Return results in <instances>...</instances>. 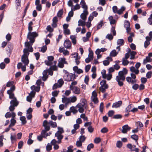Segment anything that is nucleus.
Here are the masks:
<instances>
[{"label": "nucleus", "instance_id": "nucleus-36", "mask_svg": "<svg viewBox=\"0 0 152 152\" xmlns=\"http://www.w3.org/2000/svg\"><path fill=\"white\" fill-rule=\"evenodd\" d=\"M117 45L121 46L123 45L124 43V40L123 39H120L118 40L117 41Z\"/></svg>", "mask_w": 152, "mask_h": 152}, {"label": "nucleus", "instance_id": "nucleus-57", "mask_svg": "<svg viewBox=\"0 0 152 152\" xmlns=\"http://www.w3.org/2000/svg\"><path fill=\"white\" fill-rule=\"evenodd\" d=\"M47 30L50 32H52L53 31V29L51 27L50 25L48 26L46 28Z\"/></svg>", "mask_w": 152, "mask_h": 152}, {"label": "nucleus", "instance_id": "nucleus-11", "mask_svg": "<svg viewBox=\"0 0 152 152\" xmlns=\"http://www.w3.org/2000/svg\"><path fill=\"white\" fill-rule=\"evenodd\" d=\"M35 94V91H32L29 94V95L26 97V100L27 101L31 102V101L32 98H34Z\"/></svg>", "mask_w": 152, "mask_h": 152}, {"label": "nucleus", "instance_id": "nucleus-22", "mask_svg": "<svg viewBox=\"0 0 152 152\" xmlns=\"http://www.w3.org/2000/svg\"><path fill=\"white\" fill-rule=\"evenodd\" d=\"M139 67H130V70L136 74H138L139 72V70H138Z\"/></svg>", "mask_w": 152, "mask_h": 152}, {"label": "nucleus", "instance_id": "nucleus-40", "mask_svg": "<svg viewBox=\"0 0 152 152\" xmlns=\"http://www.w3.org/2000/svg\"><path fill=\"white\" fill-rule=\"evenodd\" d=\"M125 10V8L124 7H122L120 9L118 10L117 13L119 15H121L123 13V12Z\"/></svg>", "mask_w": 152, "mask_h": 152}, {"label": "nucleus", "instance_id": "nucleus-29", "mask_svg": "<svg viewBox=\"0 0 152 152\" xmlns=\"http://www.w3.org/2000/svg\"><path fill=\"white\" fill-rule=\"evenodd\" d=\"M76 107L77 109H78V111L80 113H83L84 111V108L85 107L81 106H78L77 105Z\"/></svg>", "mask_w": 152, "mask_h": 152}, {"label": "nucleus", "instance_id": "nucleus-7", "mask_svg": "<svg viewBox=\"0 0 152 152\" xmlns=\"http://www.w3.org/2000/svg\"><path fill=\"white\" fill-rule=\"evenodd\" d=\"M33 50L32 47H31L29 49L28 48H24L23 50V54L22 56V57H28L29 54L28 52H32Z\"/></svg>", "mask_w": 152, "mask_h": 152}, {"label": "nucleus", "instance_id": "nucleus-26", "mask_svg": "<svg viewBox=\"0 0 152 152\" xmlns=\"http://www.w3.org/2000/svg\"><path fill=\"white\" fill-rule=\"evenodd\" d=\"M80 4L81 5L82 7L84 9V10H88V6L86 4V2L84 1H81L80 2Z\"/></svg>", "mask_w": 152, "mask_h": 152}, {"label": "nucleus", "instance_id": "nucleus-52", "mask_svg": "<svg viewBox=\"0 0 152 152\" xmlns=\"http://www.w3.org/2000/svg\"><path fill=\"white\" fill-rule=\"evenodd\" d=\"M94 147V145L93 143H90L88 145L87 148V150L88 151H90L91 148H93Z\"/></svg>", "mask_w": 152, "mask_h": 152}, {"label": "nucleus", "instance_id": "nucleus-48", "mask_svg": "<svg viewBox=\"0 0 152 152\" xmlns=\"http://www.w3.org/2000/svg\"><path fill=\"white\" fill-rule=\"evenodd\" d=\"M86 138V137L84 135H81L79 137V140L83 142L85 140Z\"/></svg>", "mask_w": 152, "mask_h": 152}, {"label": "nucleus", "instance_id": "nucleus-28", "mask_svg": "<svg viewBox=\"0 0 152 152\" xmlns=\"http://www.w3.org/2000/svg\"><path fill=\"white\" fill-rule=\"evenodd\" d=\"M31 89L32 91H35L39 92L40 90V87L37 86H36L34 85H33L31 87Z\"/></svg>", "mask_w": 152, "mask_h": 152}, {"label": "nucleus", "instance_id": "nucleus-1", "mask_svg": "<svg viewBox=\"0 0 152 152\" xmlns=\"http://www.w3.org/2000/svg\"><path fill=\"white\" fill-rule=\"evenodd\" d=\"M127 73L128 70L125 68H123L122 70L118 72V75L116 76L115 80L120 86H121L123 85V82L125 80V75Z\"/></svg>", "mask_w": 152, "mask_h": 152}, {"label": "nucleus", "instance_id": "nucleus-47", "mask_svg": "<svg viewBox=\"0 0 152 152\" xmlns=\"http://www.w3.org/2000/svg\"><path fill=\"white\" fill-rule=\"evenodd\" d=\"M4 136L2 134H0V147H2L3 145V142Z\"/></svg>", "mask_w": 152, "mask_h": 152}, {"label": "nucleus", "instance_id": "nucleus-30", "mask_svg": "<svg viewBox=\"0 0 152 152\" xmlns=\"http://www.w3.org/2000/svg\"><path fill=\"white\" fill-rule=\"evenodd\" d=\"M152 60V59L151 57L146 56L145 58L143 60V64H145L148 62H151Z\"/></svg>", "mask_w": 152, "mask_h": 152}, {"label": "nucleus", "instance_id": "nucleus-10", "mask_svg": "<svg viewBox=\"0 0 152 152\" xmlns=\"http://www.w3.org/2000/svg\"><path fill=\"white\" fill-rule=\"evenodd\" d=\"M65 64H67L66 61V59L64 58H60L58 60V66H64Z\"/></svg>", "mask_w": 152, "mask_h": 152}, {"label": "nucleus", "instance_id": "nucleus-4", "mask_svg": "<svg viewBox=\"0 0 152 152\" xmlns=\"http://www.w3.org/2000/svg\"><path fill=\"white\" fill-rule=\"evenodd\" d=\"M76 76L75 74L69 73L67 75H64V79L65 81H70L74 80L75 79Z\"/></svg>", "mask_w": 152, "mask_h": 152}, {"label": "nucleus", "instance_id": "nucleus-2", "mask_svg": "<svg viewBox=\"0 0 152 152\" xmlns=\"http://www.w3.org/2000/svg\"><path fill=\"white\" fill-rule=\"evenodd\" d=\"M38 36V33L36 31L28 32L27 38L29 40L30 42L33 44L35 41V38Z\"/></svg>", "mask_w": 152, "mask_h": 152}, {"label": "nucleus", "instance_id": "nucleus-46", "mask_svg": "<svg viewBox=\"0 0 152 152\" xmlns=\"http://www.w3.org/2000/svg\"><path fill=\"white\" fill-rule=\"evenodd\" d=\"M132 104H130L128 105L126 109V112L129 113L130 112H131V110H132Z\"/></svg>", "mask_w": 152, "mask_h": 152}, {"label": "nucleus", "instance_id": "nucleus-23", "mask_svg": "<svg viewBox=\"0 0 152 152\" xmlns=\"http://www.w3.org/2000/svg\"><path fill=\"white\" fill-rule=\"evenodd\" d=\"M122 104V102L121 101H118L113 103L112 105V107L114 108H117L120 107Z\"/></svg>", "mask_w": 152, "mask_h": 152}, {"label": "nucleus", "instance_id": "nucleus-53", "mask_svg": "<svg viewBox=\"0 0 152 152\" xmlns=\"http://www.w3.org/2000/svg\"><path fill=\"white\" fill-rule=\"evenodd\" d=\"M58 85H59V86L61 87L64 83V81L62 79H60L58 81Z\"/></svg>", "mask_w": 152, "mask_h": 152}, {"label": "nucleus", "instance_id": "nucleus-63", "mask_svg": "<svg viewBox=\"0 0 152 152\" xmlns=\"http://www.w3.org/2000/svg\"><path fill=\"white\" fill-rule=\"evenodd\" d=\"M88 132L90 133H92L94 131V128L92 126H89L88 128Z\"/></svg>", "mask_w": 152, "mask_h": 152}, {"label": "nucleus", "instance_id": "nucleus-9", "mask_svg": "<svg viewBox=\"0 0 152 152\" xmlns=\"http://www.w3.org/2000/svg\"><path fill=\"white\" fill-rule=\"evenodd\" d=\"M42 126L44 127L46 131H49L50 129V121L48 122L46 120H44Z\"/></svg>", "mask_w": 152, "mask_h": 152}, {"label": "nucleus", "instance_id": "nucleus-12", "mask_svg": "<svg viewBox=\"0 0 152 152\" xmlns=\"http://www.w3.org/2000/svg\"><path fill=\"white\" fill-rule=\"evenodd\" d=\"M70 88L71 90H72L74 93L79 94L80 93V89L77 86H70Z\"/></svg>", "mask_w": 152, "mask_h": 152}, {"label": "nucleus", "instance_id": "nucleus-38", "mask_svg": "<svg viewBox=\"0 0 152 152\" xmlns=\"http://www.w3.org/2000/svg\"><path fill=\"white\" fill-rule=\"evenodd\" d=\"M131 138L134 140L138 144L137 140L138 139V135L136 134H133L131 136Z\"/></svg>", "mask_w": 152, "mask_h": 152}, {"label": "nucleus", "instance_id": "nucleus-58", "mask_svg": "<svg viewBox=\"0 0 152 152\" xmlns=\"http://www.w3.org/2000/svg\"><path fill=\"white\" fill-rule=\"evenodd\" d=\"M124 26L125 28L130 27V24L128 21L125 20L124 22Z\"/></svg>", "mask_w": 152, "mask_h": 152}, {"label": "nucleus", "instance_id": "nucleus-17", "mask_svg": "<svg viewBox=\"0 0 152 152\" xmlns=\"http://www.w3.org/2000/svg\"><path fill=\"white\" fill-rule=\"evenodd\" d=\"M88 14V10H83V13L80 15V17L83 20L85 21L87 18V16Z\"/></svg>", "mask_w": 152, "mask_h": 152}, {"label": "nucleus", "instance_id": "nucleus-60", "mask_svg": "<svg viewBox=\"0 0 152 152\" xmlns=\"http://www.w3.org/2000/svg\"><path fill=\"white\" fill-rule=\"evenodd\" d=\"M122 116L120 114H117L115 115L113 117V118L115 119H119L122 118Z\"/></svg>", "mask_w": 152, "mask_h": 152}, {"label": "nucleus", "instance_id": "nucleus-59", "mask_svg": "<svg viewBox=\"0 0 152 152\" xmlns=\"http://www.w3.org/2000/svg\"><path fill=\"white\" fill-rule=\"evenodd\" d=\"M113 38V36L111 34H108L106 37V38L108 39L109 40H112Z\"/></svg>", "mask_w": 152, "mask_h": 152}, {"label": "nucleus", "instance_id": "nucleus-34", "mask_svg": "<svg viewBox=\"0 0 152 152\" xmlns=\"http://www.w3.org/2000/svg\"><path fill=\"white\" fill-rule=\"evenodd\" d=\"M63 13V9H61L58 12L57 15L60 19L62 18V15Z\"/></svg>", "mask_w": 152, "mask_h": 152}, {"label": "nucleus", "instance_id": "nucleus-39", "mask_svg": "<svg viewBox=\"0 0 152 152\" xmlns=\"http://www.w3.org/2000/svg\"><path fill=\"white\" fill-rule=\"evenodd\" d=\"M48 131H46L45 129L42 130L41 132V135L43 137L46 138L47 137V133L46 132Z\"/></svg>", "mask_w": 152, "mask_h": 152}, {"label": "nucleus", "instance_id": "nucleus-44", "mask_svg": "<svg viewBox=\"0 0 152 152\" xmlns=\"http://www.w3.org/2000/svg\"><path fill=\"white\" fill-rule=\"evenodd\" d=\"M70 110L71 112L73 113L74 114L77 113L78 112V110L75 109L74 107H71L70 108Z\"/></svg>", "mask_w": 152, "mask_h": 152}, {"label": "nucleus", "instance_id": "nucleus-13", "mask_svg": "<svg viewBox=\"0 0 152 152\" xmlns=\"http://www.w3.org/2000/svg\"><path fill=\"white\" fill-rule=\"evenodd\" d=\"M54 57L52 56H49L48 57V60L45 61V62L46 65L48 66L51 65V63L53 60Z\"/></svg>", "mask_w": 152, "mask_h": 152}, {"label": "nucleus", "instance_id": "nucleus-49", "mask_svg": "<svg viewBox=\"0 0 152 152\" xmlns=\"http://www.w3.org/2000/svg\"><path fill=\"white\" fill-rule=\"evenodd\" d=\"M131 57L130 58V59H134V56H135L137 53L136 52L134 51H132L130 53Z\"/></svg>", "mask_w": 152, "mask_h": 152}, {"label": "nucleus", "instance_id": "nucleus-14", "mask_svg": "<svg viewBox=\"0 0 152 152\" xmlns=\"http://www.w3.org/2000/svg\"><path fill=\"white\" fill-rule=\"evenodd\" d=\"M131 129V127L129 126L128 125H125L122 126V132L124 134L127 133L128 131H129Z\"/></svg>", "mask_w": 152, "mask_h": 152}, {"label": "nucleus", "instance_id": "nucleus-43", "mask_svg": "<svg viewBox=\"0 0 152 152\" xmlns=\"http://www.w3.org/2000/svg\"><path fill=\"white\" fill-rule=\"evenodd\" d=\"M50 126L53 128H55L57 126V124L55 122H53L52 121H50Z\"/></svg>", "mask_w": 152, "mask_h": 152}, {"label": "nucleus", "instance_id": "nucleus-19", "mask_svg": "<svg viewBox=\"0 0 152 152\" xmlns=\"http://www.w3.org/2000/svg\"><path fill=\"white\" fill-rule=\"evenodd\" d=\"M48 69L44 70L43 73V76L42 79L43 81H45L48 78Z\"/></svg>", "mask_w": 152, "mask_h": 152}, {"label": "nucleus", "instance_id": "nucleus-51", "mask_svg": "<svg viewBox=\"0 0 152 152\" xmlns=\"http://www.w3.org/2000/svg\"><path fill=\"white\" fill-rule=\"evenodd\" d=\"M11 124L9 125V127L13 126L16 123V121L14 118H12L11 120Z\"/></svg>", "mask_w": 152, "mask_h": 152}, {"label": "nucleus", "instance_id": "nucleus-64", "mask_svg": "<svg viewBox=\"0 0 152 152\" xmlns=\"http://www.w3.org/2000/svg\"><path fill=\"white\" fill-rule=\"evenodd\" d=\"M82 142L79 140L78 141H77L76 142V145L77 147H80L82 146Z\"/></svg>", "mask_w": 152, "mask_h": 152}, {"label": "nucleus", "instance_id": "nucleus-33", "mask_svg": "<svg viewBox=\"0 0 152 152\" xmlns=\"http://www.w3.org/2000/svg\"><path fill=\"white\" fill-rule=\"evenodd\" d=\"M69 98L70 103H74L77 100V98L76 96H73L70 97Z\"/></svg>", "mask_w": 152, "mask_h": 152}, {"label": "nucleus", "instance_id": "nucleus-56", "mask_svg": "<svg viewBox=\"0 0 152 152\" xmlns=\"http://www.w3.org/2000/svg\"><path fill=\"white\" fill-rule=\"evenodd\" d=\"M89 53L88 54V57L91 58V59H93V53L92 50L90 51V48L89 49Z\"/></svg>", "mask_w": 152, "mask_h": 152}, {"label": "nucleus", "instance_id": "nucleus-62", "mask_svg": "<svg viewBox=\"0 0 152 152\" xmlns=\"http://www.w3.org/2000/svg\"><path fill=\"white\" fill-rule=\"evenodd\" d=\"M103 24V20H101L100 22L98 24L97 26V29H99L101 28L102 25Z\"/></svg>", "mask_w": 152, "mask_h": 152}, {"label": "nucleus", "instance_id": "nucleus-21", "mask_svg": "<svg viewBox=\"0 0 152 152\" xmlns=\"http://www.w3.org/2000/svg\"><path fill=\"white\" fill-rule=\"evenodd\" d=\"M10 104L11 105L17 107L18 104L19 102L17 101L16 98H14L10 102Z\"/></svg>", "mask_w": 152, "mask_h": 152}, {"label": "nucleus", "instance_id": "nucleus-61", "mask_svg": "<svg viewBox=\"0 0 152 152\" xmlns=\"http://www.w3.org/2000/svg\"><path fill=\"white\" fill-rule=\"evenodd\" d=\"M58 91H55L52 93V95L53 97H56L59 93Z\"/></svg>", "mask_w": 152, "mask_h": 152}, {"label": "nucleus", "instance_id": "nucleus-50", "mask_svg": "<svg viewBox=\"0 0 152 152\" xmlns=\"http://www.w3.org/2000/svg\"><path fill=\"white\" fill-rule=\"evenodd\" d=\"M20 120L22 121V124H24L26 123V118L25 116H21L20 117Z\"/></svg>", "mask_w": 152, "mask_h": 152}, {"label": "nucleus", "instance_id": "nucleus-37", "mask_svg": "<svg viewBox=\"0 0 152 152\" xmlns=\"http://www.w3.org/2000/svg\"><path fill=\"white\" fill-rule=\"evenodd\" d=\"M85 21L83 20V21L82 20L80 19L79 20L78 22V26H84L86 25Z\"/></svg>", "mask_w": 152, "mask_h": 152}, {"label": "nucleus", "instance_id": "nucleus-24", "mask_svg": "<svg viewBox=\"0 0 152 152\" xmlns=\"http://www.w3.org/2000/svg\"><path fill=\"white\" fill-rule=\"evenodd\" d=\"M57 67H50L49 69H48L49 74L52 75L53 73V70H57Z\"/></svg>", "mask_w": 152, "mask_h": 152}, {"label": "nucleus", "instance_id": "nucleus-20", "mask_svg": "<svg viewBox=\"0 0 152 152\" xmlns=\"http://www.w3.org/2000/svg\"><path fill=\"white\" fill-rule=\"evenodd\" d=\"M62 102L65 104V105L67 106L70 103L69 98L66 97L62 98Z\"/></svg>", "mask_w": 152, "mask_h": 152}, {"label": "nucleus", "instance_id": "nucleus-6", "mask_svg": "<svg viewBox=\"0 0 152 152\" xmlns=\"http://www.w3.org/2000/svg\"><path fill=\"white\" fill-rule=\"evenodd\" d=\"M97 94L95 91H93L92 93V96L91 97V100L94 104H96L98 103L99 101L97 98Z\"/></svg>", "mask_w": 152, "mask_h": 152}, {"label": "nucleus", "instance_id": "nucleus-8", "mask_svg": "<svg viewBox=\"0 0 152 152\" xmlns=\"http://www.w3.org/2000/svg\"><path fill=\"white\" fill-rule=\"evenodd\" d=\"M126 146L127 148L129 149L131 151H134L135 152H139V149L136 148V146L134 145H132L131 144H128Z\"/></svg>", "mask_w": 152, "mask_h": 152}, {"label": "nucleus", "instance_id": "nucleus-45", "mask_svg": "<svg viewBox=\"0 0 152 152\" xmlns=\"http://www.w3.org/2000/svg\"><path fill=\"white\" fill-rule=\"evenodd\" d=\"M32 43H31L29 42H26L25 43V46L27 48L29 49L31 47H32L31 45H32Z\"/></svg>", "mask_w": 152, "mask_h": 152}, {"label": "nucleus", "instance_id": "nucleus-31", "mask_svg": "<svg viewBox=\"0 0 152 152\" xmlns=\"http://www.w3.org/2000/svg\"><path fill=\"white\" fill-rule=\"evenodd\" d=\"M10 139L12 143H14V142H15L17 140L15 134H14L13 135H12L11 134Z\"/></svg>", "mask_w": 152, "mask_h": 152}, {"label": "nucleus", "instance_id": "nucleus-27", "mask_svg": "<svg viewBox=\"0 0 152 152\" xmlns=\"http://www.w3.org/2000/svg\"><path fill=\"white\" fill-rule=\"evenodd\" d=\"M76 35H71L70 36V38L72 40V42L74 45L76 44Z\"/></svg>", "mask_w": 152, "mask_h": 152}, {"label": "nucleus", "instance_id": "nucleus-55", "mask_svg": "<svg viewBox=\"0 0 152 152\" xmlns=\"http://www.w3.org/2000/svg\"><path fill=\"white\" fill-rule=\"evenodd\" d=\"M30 5V3L28 2L27 4V6L25 8L24 10V13H23V17H24L26 15V12L28 10V8L29 7Z\"/></svg>", "mask_w": 152, "mask_h": 152}, {"label": "nucleus", "instance_id": "nucleus-25", "mask_svg": "<svg viewBox=\"0 0 152 152\" xmlns=\"http://www.w3.org/2000/svg\"><path fill=\"white\" fill-rule=\"evenodd\" d=\"M73 69L75 73L79 74L83 72L82 69H78V67H73Z\"/></svg>", "mask_w": 152, "mask_h": 152}, {"label": "nucleus", "instance_id": "nucleus-3", "mask_svg": "<svg viewBox=\"0 0 152 152\" xmlns=\"http://www.w3.org/2000/svg\"><path fill=\"white\" fill-rule=\"evenodd\" d=\"M58 131L55 134V137H57L58 140V143H60L61 141V140L63 138V136L62 135V133L64 132V130L63 128L58 127Z\"/></svg>", "mask_w": 152, "mask_h": 152}, {"label": "nucleus", "instance_id": "nucleus-42", "mask_svg": "<svg viewBox=\"0 0 152 152\" xmlns=\"http://www.w3.org/2000/svg\"><path fill=\"white\" fill-rule=\"evenodd\" d=\"M129 63V62L127 59L123 58L122 60V64L124 66H126Z\"/></svg>", "mask_w": 152, "mask_h": 152}, {"label": "nucleus", "instance_id": "nucleus-41", "mask_svg": "<svg viewBox=\"0 0 152 152\" xmlns=\"http://www.w3.org/2000/svg\"><path fill=\"white\" fill-rule=\"evenodd\" d=\"M118 54V52H117L115 50H112L110 53V55L112 56L115 57Z\"/></svg>", "mask_w": 152, "mask_h": 152}, {"label": "nucleus", "instance_id": "nucleus-5", "mask_svg": "<svg viewBox=\"0 0 152 152\" xmlns=\"http://www.w3.org/2000/svg\"><path fill=\"white\" fill-rule=\"evenodd\" d=\"M101 85L99 88V90L103 93L105 91V89L108 88V86L106 84V81L105 80H102L100 83Z\"/></svg>", "mask_w": 152, "mask_h": 152}, {"label": "nucleus", "instance_id": "nucleus-16", "mask_svg": "<svg viewBox=\"0 0 152 152\" xmlns=\"http://www.w3.org/2000/svg\"><path fill=\"white\" fill-rule=\"evenodd\" d=\"M86 100L84 99H82L80 100V103L78 104L77 105L84 107L85 109H86Z\"/></svg>", "mask_w": 152, "mask_h": 152}, {"label": "nucleus", "instance_id": "nucleus-15", "mask_svg": "<svg viewBox=\"0 0 152 152\" xmlns=\"http://www.w3.org/2000/svg\"><path fill=\"white\" fill-rule=\"evenodd\" d=\"M71 43L69 39L66 40L65 41L64 43V47L67 49H70L71 47Z\"/></svg>", "mask_w": 152, "mask_h": 152}, {"label": "nucleus", "instance_id": "nucleus-18", "mask_svg": "<svg viewBox=\"0 0 152 152\" xmlns=\"http://www.w3.org/2000/svg\"><path fill=\"white\" fill-rule=\"evenodd\" d=\"M21 61L23 64H24V66L27 65L29 62L28 57H21Z\"/></svg>", "mask_w": 152, "mask_h": 152}, {"label": "nucleus", "instance_id": "nucleus-32", "mask_svg": "<svg viewBox=\"0 0 152 152\" xmlns=\"http://www.w3.org/2000/svg\"><path fill=\"white\" fill-rule=\"evenodd\" d=\"M75 57V62L76 63L77 65H78L80 63V61H79V59L80 58V56H78V54L77 53H76V55L75 56H74V57Z\"/></svg>", "mask_w": 152, "mask_h": 152}, {"label": "nucleus", "instance_id": "nucleus-54", "mask_svg": "<svg viewBox=\"0 0 152 152\" xmlns=\"http://www.w3.org/2000/svg\"><path fill=\"white\" fill-rule=\"evenodd\" d=\"M23 145V141H20L18 143V148L19 149H20L22 148Z\"/></svg>", "mask_w": 152, "mask_h": 152}, {"label": "nucleus", "instance_id": "nucleus-35", "mask_svg": "<svg viewBox=\"0 0 152 152\" xmlns=\"http://www.w3.org/2000/svg\"><path fill=\"white\" fill-rule=\"evenodd\" d=\"M126 81L129 83H131L134 84L136 81L132 79V78L130 77H127L126 78Z\"/></svg>", "mask_w": 152, "mask_h": 152}]
</instances>
